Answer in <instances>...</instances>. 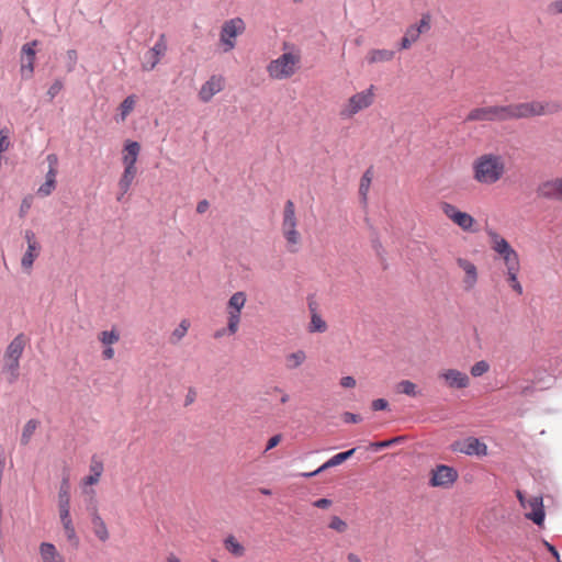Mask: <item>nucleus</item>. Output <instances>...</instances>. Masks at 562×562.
Segmentation results:
<instances>
[{
	"label": "nucleus",
	"mask_w": 562,
	"mask_h": 562,
	"mask_svg": "<svg viewBox=\"0 0 562 562\" xmlns=\"http://www.w3.org/2000/svg\"><path fill=\"white\" fill-rule=\"evenodd\" d=\"M562 106L558 102L532 100L508 105H497V122L530 119L558 113Z\"/></svg>",
	"instance_id": "1"
},
{
	"label": "nucleus",
	"mask_w": 562,
	"mask_h": 562,
	"mask_svg": "<svg viewBox=\"0 0 562 562\" xmlns=\"http://www.w3.org/2000/svg\"><path fill=\"white\" fill-rule=\"evenodd\" d=\"M506 172L505 159L498 154H482L472 162V177L481 186H493L499 182Z\"/></svg>",
	"instance_id": "2"
},
{
	"label": "nucleus",
	"mask_w": 562,
	"mask_h": 562,
	"mask_svg": "<svg viewBox=\"0 0 562 562\" xmlns=\"http://www.w3.org/2000/svg\"><path fill=\"white\" fill-rule=\"evenodd\" d=\"M375 86L370 85L367 89L351 94L339 108L338 115L340 120H351L358 113L372 106L375 102Z\"/></svg>",
	"instance_id": "3"
},
{
	"label": "nucleus",
	"mask_w": 562,
	"mask_h": 562,
	"mask_svg": "<svg viewBox=\"0 0 562 562\" xmlns=\"http://www.w3.org/2000/svg\"><path fill=\"white\" fill-rule=\"evenodd\" d=\"M301 54L299 50L285 52L271 60L267 66V72L273 80L291 78L299 70Z\"/></svg>",
	"instance_id": "4"
},
{
	"label": "nucleus",
	"mask_w": 562,
	"mask_h": 562,
	"mask_svg": "<svg viewBox=\"0 0 562 562\" xmlns=\"http://www.w3.org/2000/svg\"><path fill=\"white\" fill-rule=\"evenodd\" d=\"M485 233L491 249L502 258L506 270L521 269L519 255L508 240L495 229L487 228Z\"/></svg>",
	"instance_id": "5"
},
{
	"label": "nucleus",
	"mask_w": 562,
	"mask_h": 562,
	"mask_svg": "<svg viewBox=\"0 0 562 562\" xmlns=\"http://www.w3.org/2000/svg\"><path fill=\"white\" fill-rule=\"evenodd\" d=\"M281 232L286 241V249L290 252H296L302 240L301 233L297 229V217L295 204L292 200L284 203L282 213Z\"/></svg>",
	"instance_id": "6"
},
{
	"label": "nucleus",
	"mask_w": 562,
	"mask_h": 562,
	"mask_svg": "<svg viewBox=\"0 0 562 562\" xmlns=\"http://www.w3.org/2000/svg\"><path fill=\"white\" fill-rule=\"evenodd\" d=\"M246 30L243 19L234 18L225 21L220 32V46L224 53H228L236 47V38Z\"/></svg>",
	"instance_id": "7"
},
{
	"label": "nucleus",
	"mask_w": 562,
	"mask_h": 562,
	"mask_svg": "<svg viewBox=\"0 0 562 562\" xmlns=\"http://www.w3.org/2000/svg\"><path fill=\"white\" fill-rule=\"evenodd\" d=\"M247 302V294L244 291L235 292L227 301V330L228 335H235L239 329L241 311Z\"/></svg>",
	"instance_id": "8"
},
{
	"label": "nucleus",
	"mask_w": 562,
	"mask_h": 562,
	"mask_svg": "<svg viewBox=\"0 0 562 562\" xmlns=\"http://www.w3.org/2000/svg\"><path fill=\"white\" fill-rule=\"evenodd\" d=\"M440 210L445 216L464 232H474L475 218L449 202H441Z\"/></svg>",
	"instance_id": "9"
},
{
	"label": "nucleus",
	"mask_w": 562,
	"mask_h": 562,
	"mask_svg": "<svg viewBox=\"0 0 562 562\" xmlns=\"http://www.w3.org/2000/svg\"><path fill=\"white\" fill-rule=\"evenodd\" d=\"M458 471L449 465L439 464L430 471L429 484L432 487L448 488L458 480Z\"/></svg>",
	"instance_id": "10"
},
{
	"label": "nucleus",
	"mask_w": 562,
	"mask_h": 562,
	"mask_svg": "<svg viewBox=\"0 0 562 562\" xmlns=\"http://www.w3.org/2000/svg\"><path fill=\"white\" fill-rule=\"evenodd\" d=\"M168 49L167 38L165 34H160L155 45L149 48L144 55L142 65L143 70H153L166 55Z\"/></svg>",
	"instance_id": "11"
},
{
	"label": "nucleus",
	"mask_w": 562,
	"mask_h": 562,
	"mask_svg": "<svg viewBox=\"0 0 562 562\" xmlns=\"http://www.w3.org/2000/svg\"><path fill=\"white\" fill-rule=\"evenodd\" d=\"M517 497L522 505L524 508L529 509L526 513V517L532 520L536 525H542L544 520V510L541 497H531L528 501H525L520 491L517 492Z\"/></svg>",
	"instance_id": "12"
},
{
	"label": "nucleus",
	"mask_w": 562,
	"mask_h": 562,
	"mask_svg": "<svg viewBox=\"0 0 562 562\" xmlns=\"http://www.w3.org/2000/svg\"><path fill=\"white\" fill-rule=\"evenodd\" d=\"M453 451L464 453L467 456L485 457L487 454V446L477 438L469 437L462 441H457L451 446Z\"/></svg>",
	"instance_id": "13"
},
{
	"label": "nucleus",
	"mask_w": 562,
	"mask_h": 562,
	"mask_svg": "<svg viewBox=\"0 0 562 562\" xmlns=\"http://www.w3.org/2000/svg\"><path fill=\"white\" fill-rule=\"evenodd\" d=\"M38 42L36 40L26 43L21 48V68L20 72L22 78L30 79L34 72V64H35V47Z\"/></svg>",
	"instance_id": "14"
},
{
	"label": "nucleus",
	"mask_w": 562,
	"mask_h": 562,
	"mask_svg": "<svg viewBox=\"0 0 562 562\" xmlns=\"http://www.w3.org/2000/svg\"><path fill=\"white\" fill-rule=\"evenodd\" d=\"M225 88V78L222 75H212L200 88L199 99L207 103L212 98L223 91Z\"/></svg>",
	"instance_id": "15"
},
{
	"label": "nucleus",
	"mask_w": 562,
	"mask_h": 562,
	"mask_svg": "<svg viewBox=\"0 0 562 562\" xmlns=\"http://www.w3.org/2000/svg\"><path fill=\"white\" fill-rule=\"evenodd\" d=\"M24 238L27 244V249L22 257L21 266L26 272H30L35 259L40 256L41 246L36 240L35 234L30 229L25 231Z\"/></svg>",
	"instance_id": "16"
},
{
	"label": "nucleus",
	"mask_w": 562,
	"mask_h": 562,
	"mask_svg": "<svg viewBox=\"0 0 562 562\" xmlns=\"http://www.w3.org/2000/svg\"><path fill=\"white\" fill-rule=\"evenodd\" d=\"M456 262L464 273L462 279L463 289L465 291L473 290L479 281V271L476 266L469 259L462 257L457 258Z\"/></svg>",
	"instance_id": "17"
},
{
	"label": "nucleus",
	"mask_w": 562,
	"mask_h": 562,
	"mask_svg": "<svg viewBox=\"0 0 562 562\" xmlns=\"http://www.w3.org/2000/svg\"><path fill=\"white\" fill-rule=\"evenodd\" d=\"M438 378L443 380L446 385L451 389H465L470 385L468 374L457 369L441 370Z\"/></svg>",
	"instance_id": "18"
},
{
	"label": "nucleus",
	"mask_w": 562,
	"mask_h": 562,
	"mask_svg": "<svg viewBox=\"0 0 562 562\" xmlns=\"http://www.w3.org/2000/svg\"><path fill=\"white\" fill-rule=\"evenodd\" d=\"M58 516L66 540L71 547L77 549L79 547L80 540L77 535L70 512H60L58 513Z\"/></svg>",
	"instance_id": "19"
},
{
	"label": "nucleus",
	"mask_w": 562,
	"mask_h": 562,
	"mask_svg": "<svg viewBox=\"0 0 562 562\" xmlns=\"http://www.w3.org/2000/svg\"><path fill=\"white\" fill-rule=\"evenodd\" d=\"M465 121L467 122H483V121L497 122V105L474 108L468 113Z\"/></svg>",
	"instance_id": "20"
},
{
	"label": "nucleus",
	"mask_w": 562,
	"mask_h": 562,
	"mask_svg": "<svg viewBox=\"0 0 562 562\" xmlns=\"http://www.w3.org/2000/svg\"><path fill=\"white\" fill-rule=\"evenodd\" d=\"M91 516V525H92V531L94 536L98 538L101 542H106L110 539V531L109 528L99 514L98 507L93 506L90 512Z\"/></svg>",
	"instance_id": "21"
},
{
	"label": "nucleus",
	"mask_w": 562,
	"mask_h": 562,
	"mask_svg": "<svg viewBox=\"0 0 562 562\" xmlns=\"http://www.w3.org/2000/svg\"><path fill=\"white\" fill-rule=\"evenodd\" d=\"M40 562H66L64 555L52 542H42L38 546Z\"/></svg>",
	"instance_id": "22"
},
{
	"label": "nucleus",
	"mask_w": 562,
	"mask_h": 562,
	"mask_svg": "<svg viewBox=\"0 0 562 562\" xmlns=\"http://www.w3.org/2000/svg\"><path fill=\"white\" fill-rule=\"evenodd\" d=\"M355 451H356V449L352 448L348 451L337 453L334 457H331L328 461H326L323 465H321L317 470H315L311 473H305L304 476L311 477V476H314V475L325 471L326 469L339 465L342 462H345L346 460H348L349 458H351L353 456Z\"/></svg>",
	"instance_id": "23"
},
{
	"label": "nucleus",
	"mask_w": 562,
	"mask_h": 562,
	"mask_svg": "<svg viewBox=\"0 0 562 562\" xmlns=\"http://www.w3.org/2000/svg\"><path fill=\"white\" fill-rule=\"evenodd\" d=\"M27 344V339L23 334L15 336L5 349L4 358H12L20 360L24 348Z\"/></svg>",
	"instance_id": "24"
},
{
	"label": "nucleus",
	"mask_w": 562,
	"mask_h": 562,
	"mask_svg": "<svg viewBox=\"0 0 562 562\" xmlns=\"http://www.w3.org/2000/svg\"><path fill=\"white\" fill-rule=\"evenodd\" d=\"M58 513L70 512V483L68 477H64L57 497Z\"/></svg>",
	"instance_id": "25"
},
{
	"label": "nucleus",
	"mask_w": 562,
	"mask_h": 562,
	"mask_svg": "<svg viewBox=\"0 0 562 562\" xmlns=\"http://www.w3.org/2000/svg\"><path fill=\"white\" fill-rule=\"evenodd\" d=\"M140 145L134 140H127L124 145L122 162L124 166L136 165Z\"/></svg>",
	"instance_id": "26"
},
{
	"label": "nucleus",
	"mask_w": 562,
	"mask_h": 562,
	"mask_svg": "<svg viewBox=\"0 0 562 562\" xmlns=\"http://www.w3.org/2000/svg\"><path fill=\"white\" fill-rule=\"evenodd\" d=\"M223 546L235 558H243L246 554L245 546L233 535L224 539Z\"/></svg>",
	"instance_id": "27"
},
{
	"label": "nucleus",
	"mask_w": 562,
	"mask_h": 562,
	"mask_svg": "<svg viewBox=\"0 0 562 562\" xmlns=\"http://www.w3.org/2000/svg\"><path fill=\"white\" fill-rule=\"evenodd\" d=\"M395 56V53L391 49H371L366 56V60L369 65L387 63L391 61Z\"/></svg>",
	"instance_id": "28"
},
{
	"label": "nucleus",
	"mask_w": 562,
	"mask_h": 562,
	"mask_svg": "<svg viewBox=\"0 0 562 562\" xmlns=\"http://www.w3.org/2000/svg\"><path fill=\"white\" fill-rule=\"evenodd\" d=\"M306 352L304 350H296L288 353L284 358L285 368L294 370L301 367L306 361Z\"/></svg>",
	"instance_id": "29"
},
{
	"label": "nucleus",
	"mask_w": 562,
	"mask_h": 562,
	"mask_svg": "<svg viewBox=\"0 0 562 562\" xmlns=\"http://www.w3.org/2000/svg\"><path fill=\"white\" fill-rule=\"evenodd\" d=\"M543 194L548 198H554L562 201V178L544 183Z\"/></svg>",
	"instance_id": "30"
},
{
	"label": "nucleus",
	"mask_w": 562,
	"mask_h": 562,
	"mask_svg": "<svg viewBox=\"0 0 562 562\" xmlns=\"http://www.w3.org/2000/svg\"><path fill=\"white\" fill-rule=\"evenodd\" d=\"M190 321L187 318H183L180 324L172 330L169 337V341L172 345L179 344L188 334V330L190 328Z\"/></svg>",
	"instance_id": "31"
},
{
	"label": "nucleus",
	"mask_w": 562,
	"mask_h": 562,
	"mask_svg": "<svg viewBox=\"0 0 562 562\" xmlns=\"http://www.w3.org/2000/svg\"><path fill=\"white\" fill-rule=\"evenodd\" d=\"M137 101V97L135 94H131L126 97L119 106L120 112V121L124 122L130 113L134 110Z\"/></svg>",
	"instance_id": "32"
},
{
	"label": "nucleus",
	"mask_w": 562,
	"mask_h": 562,
	"mask_svg": "<svg viewBox=\"0 0 562 562\" xmlns=\"http://www.w3.org/2000/svg\"><path fill=\"white\" fill-rule=\"evenodd\" d=\"M422 34L414 27V25H409L404 36L401 40V49H408L414 43H416Z\"/></svg>",
	"instance_id": "33"
},
{
	"label": "nucleus",
	"mask_w": 562,
	"mask_h": 562,
	"mask_svg": "<svg viewBox=\"0 0 562 562\" xmlns=\"http://www.w3.org/2000/svg\"><path fill=\"white\" fill-rule=\"evenodd\" d=\"M38 425H40V423L36 419H30L26 422V424L23 427L22 434H21V445L26 446L30 443Z\"/></svg>",
	"instance_id": "34"
},
{
	"label": "nucleus",
	"mask_w": 562,
	"mask_h": 562,
	"mask_svg": "<svg viewBox=\"0 0 562 562\" xmlns=\"http://www.w3.org/2000/svg\"><path fill=\"white\" fill-rule=\"evenodd\" d=\"M98 339L104 347H109L120 340V333L115 328H112L111 330H102L99 333Z\"/></svg>",
	"instance_id": "35"
},
{
	"label": "nucleus",
	"mask_w": 562,
	"mask_h": 562,
	"mask_svg": "<svg viewBox=\"0 0 562 562\" xmlns=\"http://www.w3.org/2000/svg\"><path fill=\"white\" fill-rule=\"evenodd\" d=\"M20 360L12 358H4V371L9 373V382L13 383L19 378Z\"/></svg>",
	"instance_id": "36"
},
{
	"label": "nucleus",
	"mask_w": 562,
	"mask_h": 562,
	"mask_svg": "<svg viewBox=\"0 0 562 562\" xmlns=\"http://www.w3.org/2000/svg\"><path fill=\"white\" fill-rule=\"evenodd\" d=\"M519 272L520 269L506 270V281L514 292H516L518 295H521L524 290L518 280Z\"/></svg>",
	"instance_id": "37"
},
{
	"label": "nucleus",
	"mask_w": 562,
	"mask_h": 562,
	"mask_svg": "<svg viewBox=\"0 0 562 562\" xmlns=\"http://www.w3.org/2000/svg\"><path fill=\"white\" fill-rule=\"evenodd\" d=\"M327 329L326 322L322 318V316L313 312L311 316V322L308 325V331L310 333H324Z\"/></svg>",
	"instance_id": "38"
},
{
	"label": "nucleus",
	"mask_w": 562,
	"mask_h": 562,
	"mask_svg": "<svg viewBox=\"0 0 562 562\" xmlns=\"http://www.w3.org/2000/svg\"><path fill=\"white\" fill-rule=\"evenodd\" d=\"M396 391L398 393H403V394L412 396V397L419 395L417 385L409 380H403V381L398 382L396 385Z\"/></svg>",
	"instance_id": "39"
},
{
	"label": "nucleus",
	"mask_w": 562,
	"mask_h": 562,
	"mask_svg": "<svg viewBox=\"0 0 562 562\" xmlns=\"http://www.w3.org/2000/svg\"><path fill=\"white\" fill-rule=\"evenodd\" d=\"M100 479L101 477H99V476L89 474V475L85 476L80 482V486L82 487L83 492L86 494L90 495L91 498L94 497L95 492L93 490H87V487L98 484Z\"/></svg>",
	"instance_id": "40"
},
{
	"label": "nucleus",
	"mask_w": 562,
	"mask_h": 562,
	"mask_svg": "<svg viewBox=\"0 0 562 562\" xmlns=\"http://www.w3.org/2000/svg\"><path fill=\"white\" fill-rule=\"evenodd\" d=\"M328 528L338 533H345L348 530V524L338 516H333L329 520Z\"/></svg>",
	"instance_id": "41"
},
{
	"label": "nucleus",
	"mask_w": 562,
	"mask_h": 562,
	"mask_svg": "<svg viewBox=\"0 0 562 562\" xmlns=\"http://www.w3.org/2000/svg\"><path fill=\"white\" fill-rule=\"evenodd\" d=\"M488 370H490L488 362L485 360H481V361L475 362L471 367L470 372H471L472 376L479 378V376H482L483 374H485Z\"/></svg>",
	"instance_id": "42"
},
{
	"label": "nucleus",
	"mask_w": 562,
	"mask_h": 562,
	"mask_svg": "<svg viewBox=\"0 0 562 562\" xmlns=\"http://www.w3.org/2000/svg\"><path fill=\"white\" fill-rule=\"evenodd\" d=\"M414 27L420 33H427L431 27V16L429 13H424L417 24H413Z\"/></svg>",
	"instance_id": "43"
},
{
	"label": "nucleus",
	"mask_w": 562,
	"mask_h": 562,
	"mask_svg": "<svg viewBox=\"0 0 562 562\" xmlns=\"http://www.w3.org/2000/svg\"><path fill=\"white\" fill-rule=\"evenodd\" d=\"M90 474L101 477L104 471L103 462L95 456L91 458L89 465Z\"/></svg>",
	"instance_id": "44"
},
{
	"label": "nucleus",
	"mask_w": 562,
	"mask_h": 562,
	"mask_svg": "<svg viewBox=\"0 0 562 562\" xmlns=\"http://www.w3.org/2000/svg\"><path fill=\"white\" fill-rule=\"evenodd\" d=\"M134 179L122 173L119 180V188L121 190V194L117 196V201H121L123 195L126 194L133 183Z\"/></svg>",
	"instance_id": "45"
},
{
	"label": "nucleus",
	"mask_w": 562,
	"mask_h": 562,
	"mask_svg": "<svg viewBox=\"0 0 562 562\" xmlns=\"http://www.w3.org/2000/svg\"><path fill=\"white\" fill-rule=\"evenodd\" d=\"M10 147L9 131L7 128L0 130V155L8 150Z\"/></svg>",
	"instance_id": "46"
},
{
	"label": "nucleus",
	"mask_w": 562,
	"mask_h": 562,
	"mask_svg": "<svg viewBox=\"0 0 562 562\" xmlns=\"http://www.w3.org/2000/svg\"><path fill=\"white\" fill-rule=\"evenodd\" d=\"M370 184H371V177L369 176V171H367L360 180V188H359V191L363 198H366V195L369 191Z\"/></svg>",
	"instance_id": "47"
},
{
	"label": "nucleus",
	"mask_w": 562,
	"mask_h": 562,
	"mask_svg": "<svg viewBox=\"0 0 562 562\" xmlns=\"http://www.w3.org/2000/svg\"><path fill=\"white\" fill-rule=\"evenodd\" d=\"M63 82L60 80H56L47 90V95L50 100H53L61 90Z\"/></svg>",
	"instance_id": "48"
},
{
	"label": "nucleus",
	"mask_w": 562,
	"mask_h": 562,
	"mask_svg": "<svg viewBox=\"0 0 562 562\" xmlns=\"http://www.w3.org/2000/svg\"><path fill=\"white\" fill-rule=\"evenodd\" d=\"M55 184L54 182H52L50 180L49 181H45L40 188H38V194L40 195H43V196H47L49 195L53 190L55 189Z\"/></svg>",
	"instance_id": "49"
},
{
	"label": "nucleus",
	"mask_w": 562,
	"mask_h": 562,
	"mask_svg": "<svg viewBox=\"0 0 562 562\" xmlns=\"http://www.w3.org/2000/svg\"><path fill=\"white\" fill-rule=\"evenodd\" d=\"M373 411H383L389 407V403L384 398L374 400L371 404Z\"/></svg>",
	"instance_id": "50"
},
{
	"label": "nucleus",
	"mask_w": 562,
	"mask_h": 562,
	"mask_svg": "<svg viewBox=\"0 0 562 562\" xmlns=\"http://www.w3.org/2000/svg\"><path fill=\"white\" fill-rule=\"evenodd\" d=\"M342 420L345 423H353V424H357V423H360L361 422V416L360 415H356L353 413H350V412H346L344 413L342 415Z\"/></svg>",
	"instance_id": "51"
},
{
	"label": "nucleus",
	"mask_w": 562,
	"mask_h": 562,
	"mask_svg": "<svg viewBox=\"0 0 562 562\" xmlns=\"http://www.w3.org/2000/svg\"><path fill=\"white\" fill-rule=\"evenodd\" d=\"M281 439H282V435H280V434L272 436L268 440V443H267V447H266V451L271 450L274 447H277L281 442Z\"/></svg>",
	"instance_id": "52"
},
{
	"label": "nucleus",
	"mask_w": 562,
	"mask_h": 562,
	"mask_svg": "<svg viewBox=\"0 0 562 562\" xmlns=\"http://www.w3.org/2000/svg\"><path fill=\"white\" fill-rule=\"evenodd\" d=\"M340 385L346 389H352L356 386V380L352 376H344L340 379Z\"/></svg>",
	"instance_id": "53"
},
{
	"label": "nucleus",
	"mask_w": 562,
	"mask_h": 562,
	"mask_svg": "<svg viewBox=\"0 0 562 562\" xmlns=\"http://www.w3.org/2000/svg\"><path fill=\"white\" fill-rule=\"evenodd\" d=\"M398 440H400V438H394L391 440L374 442L371 446L378 450V449L386 448V447L391 446L392 443L397 442Z\"/></svg>",
	"instance_id": "54"
},
{
	"label": "nucleus",
	"mask_w": 562,
	"mask_h": 562,
	"mask_svg": "<svg viewBox=\"0 0 562 562\" xmlns=\"http://www.w3.org/2000/svg\"><path fill=\"white\" fill-rule=\"evenodd\" d=\"M331 505V501L328 498H319L313 503L314 507L326 509Z\"/></svg>",
	"instance_id": "55"
},
{
	"label": "nucleus",
	"mask_w": 562,
	"mask_h": 562,
	"mask_svg": "<svg viewBox=\"0 0 562 562\" xmlns=\"http://www.w3.org/2000/svg\"><path fill=\"white\" fill-rule=\"evenodd\" d=\"M115 351L112 346L104 347L102 351V358L104 360H112L114 358Z\"/></svg>",
	"instance_id": "56"
},
{
	"label": "nucleus",
	"mask_w": 562,
	"mask_h": 562,
	"mask_svg": "<svg viewBox=\"0 0 562 562\" xmlns=\"http://www.w3.org/2000/svg\"><path fill=\"white\" fill-rule=\"evenodd\" d=\"M123 173L128 176L130 178L135 179L136 173H137L136 165L124 166Z\"/></svg>",
	"instance_id": "57"
},
{
	"label": "nucleus",
	"mask_w": 562,
	"mask_h": 562,
	"mask_svg": "<svg viewBox=\"0 0 562 562\" xmlns=\"http://www.w3.org/2000/svg\"><path fill=\"white\" fill-rule=\"evenodd\" d=\"M209 206H210L209 202L206 200H202L196 205V212L199 214H203L207 211Z\"/></svg>",
	"instance_id": "58"
},
{
	"label": "nucleus",
	"mask_w": 562,
	"mask_h": 562,
	"mask_svg": "<svg viewBox=\"0 0 562 562\" xmlns=\"http://www.w3.org/2000/svg\"><path fill=\"white\" fill-rule=\"evenodd\" d=\"M56 175H57V169L56 168H48V171L46 173V181H52L54 183H56Z\"/></svg>",
	"instance_id": "59"
},
{
	"label": "nucleus",
	"mask_w": 562,
	"mask_h": 562,
	"mask_svg": "<svg viewBox=\"0 0 562 562\" xmlns=\"http://www.w3.org/2000/svg\"><path fill=\"white\" fill-rule=\"evenodd\" d=\"M30 207H31V200L24 199L22 201V204L20 207L21 215H24L29 211Z\"/></svg>",
	"instance_id": "60"
},
{
	"label": "nucleus",
	"mask_w": 562,
	"mask_h": 562,
	"mask_svg": "<svg viewBox=\"0 0 562 562\" xmlns=\"http://www.w3.org/2000/svg\"><path fill=\"white\" fill-rule=\"evenodd\" d=\"M46 159L48 161L49 168H56L58 158L55 154H49Z\"/></svg>",
	"instance_id": "61"
},
{
	"label": "nucleus",
	"mask_w": 562,
	"mask_h": 562,
	"mask_svg": "<svg viewBox=\"0 0 562 562\" xmlns=\"http://www.w3.org/2000/svg\"><path fill=\"white\" fill-rule=\"evenodd\" d=\"M551 9L554 13H562V0L554 1Z\"/></svg>",
	"instance_id": "62"
},
{
	"label": "nucleus",
	"mask_w": 562,
	"mask_h": 562,
	"mask_svg": "<svg viewBox=\"0 0 562 562\" xmlns=\"http://www.w3.org/2000/svg\"><path fill=\"white\" fill-rule=\"evenodd\" d=\"M274 390H276L277 392H279V393H281V394H282V395H281V398H280V402H281L282 404H285V403H288V402L290 401V395H289L288 393H285L284 391H282V390H281V389H279V387H276Z\"/></svg>",
	"instance_id": "63"
},
{
	"label": "nucleus",
	"mask_w": 562,
	"mask_h": 562,
	"mask_svg": "<svg viewBox=\"0 0 562 562\" xmlns=\"http://www.w3.org/2000/svg\"><path fill=\"white\" fill-rule=\"evenodd\" d=\"M347 561L348 562H362L361 558L353 552H350L347 554Z\"/></svg>",
	"instance_id": "64"
}]
</instances>
